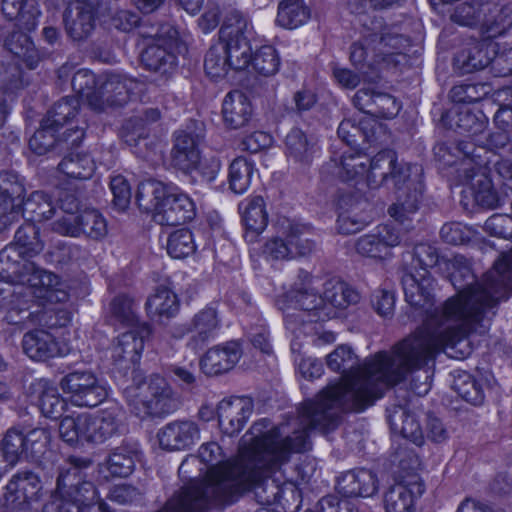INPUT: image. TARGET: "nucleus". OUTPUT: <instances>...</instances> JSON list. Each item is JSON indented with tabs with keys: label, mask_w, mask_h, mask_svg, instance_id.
I'll list each match as a JSON object with an SVG mask.
<instances>
[{
	"label": "nucleus",
	"mask_w": 512,
	"mask_h": 512,
	"mask_svg": "<svg viewBox=\"0 0 512 512\" xmlns=\"http://www.w3.org/2000/svg\"><path fill=\"white\" fill-rule=\"evenodd\" d=\"M43 486L33 472H19L5 486L3 512H40Z\"/></svg>",
	"instance_id": "nucleus-14"
},
{
	"label": "nucleus",
	"mask_w": 512,
	"mask_h": 512,
	"mask_svg": "<svg viewBox=\"0 0 512 512\" xmlns=\"http://www.w3.org/2000/svg\"><path fill=\"white\" fill-rule=\"evenodd\" d=\"M222 114L224 122L232 129L243 127L251 118L252 106L241 91L228 93L223 101Z\"/></svg>",
	"instance_id": "nucleus-39"
},
{
	"label": "nucleus",
	"mask_w": 512,
	"mask_h": 512,
	"mask_svg": "<svg viewBox=\"0 0 512 512\" xmlns=\"http://www.w3.org/2000/svg\"><path fill=\"white\" fill-rule=\"evenodd\" d=\"M219 328L220 320L217 311L213 307H206L194 316L187 332L192 333V339L196 345H201L213 339Z\"/></svg>",
	"instance_id": "nucleus-48"
},
{
	"label": "nucleus",
	"mask_w": 512,
	"mask_h": 512,
	"mask_svg": "<svg viewBox=\"0 0 512 512\" xmlns=\"http://www.w3.org/2000/svg\"><path fill=\"white\" fill-rule=\"evenodd\" d=\"M103 80L104 76L96 77L90 70L80 69L73 75L72 88L87 102L91 109L103 111L105 109V101L99 97L102 91L100 86Z\"/></svg>",
	"instance_id": "nucleus-36"
},
{
	"label": "nucleus",
	"mask_w": 512,
	"mask_h": 512,
	"mask_svg": "<svg viewBox=\"0 0 512 512\" xmlns=\"http://www.w3.org/2000/svg\"><path fill=\"white\" fill-rule=\"evenodd\" d=\"M247 27V18L240 10L232 8L227 12L225 23L219 31L218 42L235 70L244 69L251 62V46L245 34Z\"/></svg>",
	"instance_id": "nucleus-11"
},
{
	"label": "nucleus",
	"mask_w": 512,
	"mask_h": 512,
	"mask_svg": "<svg viewBox=\"0 0 512 512\" xmlns=\"http://www.w3.org/2000/svg\"><path fill=\"white\" fill-rule=\"evenodd\" d=\"M97 7L68 5L64 15L67 33L74 40L87 38L95 28Z\"/></svg>",
	"instance_id": "nucleus-35"
},
{
	"label": "nucleus",
	"mask_w": 512,
	"mask_h": 512,
	"mask_svg": "<svg viewBox=\"0 0 512 512\" xmlns=\"http://www.w3.org/2000/svg\"><path fill=\"white\" fill-rule=\"evenodd\" d=\"M89 414L73 412L62 418L59 425V434L63 441L75 444L79 441H88Z\"/></svg>",
	"instance_id": "nucleus-53"
},
{
	"label": "nucleus",
	"mask_w": 512,
	"mask_h": 512,
	"mask_svg": "<svg viewBox=\"0 0 512 512\" xmlns=\"http://www.w3.org/2000/svg\"><path fill=\"white\" fill-rule=\"evenodd\" d=\"M453 121L459 133L467 134L475 142L473 145L483 143V134L486 130L488 119L481 111L472 112L468 107L461 106L456 110ZM462 143V147L465 144L472 145V143L464 141ZM460 144L461 142L458 144V147Z\"/></svg>",
	"instance_id": "nucleus-41"
},
{
	"label": "nucleus",
	"mask_w": 512,
	"mask_h": 512,
	"mask_svg": "<svg viewBox=\"0 0 512 512\" xmlns=\"http://www.w3.org/2000/svg\"><path fill=\"white\" fill-rule=\"evenodd\" d=\"M371 34L377 35L373 44L376 60L369 62L370 65L381 64V66H395L404 59V52L410 46V40L398 31L395 26H383L381 22H373Z\"/></svg>",
	"instance_id": "nucleus-20"
},
{
	"label": "nucleus",
	"mask_w": 512,
	"mask_h": 512,
	"mask_svg": "<svg viewBox=\"0 0 512 512\" xmlns=\"http://www.w3.org/2000/svg\"><path fill=\"white\" fill-rule=\"evenodd\" d=\"M271 427L267 419L256 422L243 436L238 455L229 460H224L218 443L202 444L198 456L189 455L182 461L179 473H189V467L200 461L207 466L204 482L186 487L158 512H204L211 501L224 503L231 493L248 486L254 474H247L245 468L251 461L268 457L275 465L285 460L286 453L275 454L271 449L274 442L267 435Z\"/></svg>",
	"instance_id": "nucleus-3"
},
{
	"label": "nucleus",
	"mask_w": 512,
	"mask_h": 512,
	"mask_svg": "<svg viewBox=\"0 0 512 512\" xmlns=\"http://www.w3.org/2000/svg\"><path fill=\"white\" fill-rule=\"evenodd\" d=\"M161 448L169 451L186 450L200 440L199 425L190 419L174 420L157 433Z\"/></svg>",
	"instance_id": "nucleus-28"
},
{
	"label": "nucleus",
	"mask_w": 512,
	"mask_h": 512,
	"mask_svg": "<svg viewBox=\"0 0 512 512\" xmlns=\"http://www.w3.org/2000/svg\"><path fill=\"white\" fill-rule=\"evenodd\" d=\"M17 222L23 218L25 221L40 222L50 219L55 213V204L51 196L41 190L33 191L20 205Z\"/></svg>",
	"instance_id": "nucleus-38"
},
{
	"label": "nucleus",
	"mask_w": 512,
	"mask_h": 512,
	"mask_svg": "<svg viewBox=\"0 0 512 512\" xmlns=\"http://www.w3.org/2000/svg\"><path fill=\"white\" fill-rule=\"evenodd\" d=\"M139 454L137 444L122 445L109 455L106 469L112 476L127 477L133 472L135 463L139 460Z\"/></svg>",
	"instance_id": "nucleus-51"
},
{
	"label": "nucleus",
	"mask_w": 512,
	"mask_h": 512,
	"mask_svg": "<svg viewBox=\"0 0 512 512\" xmlns=\"http://www.w3.org/2000/svg\"><path fill=\"white\" fill-rule=\"evenodd\" d=\"M152 328L147 323L129 327L119 333L108 348L109 357L120 370L134 369L144 351L145 342L150 338Z\"/></svg>",
	"instance_id": "nucleus-16"
},
{
	"label": "nucleus",
	"mask_w": 512,
	"mask_h": 512,
	"mask_svg": "<svg viewBox=\"0 0 512 512\" xmlns=\"http://www.w3.org/2000/svg\"><path fill=\"white\" fill-rule=\"evenodd\" d=\"M484 5L478 32L483 40L493 42L512 29V2L487 0Z\"/></svg>",
	"instance_id": "nucleus-27"
},
{
	"label": "nucleus",
	"mask_w": 512,
	"mask_h": 512,
	"mask_svg": "<svg viewBox=\"0 0 512 512\" xmlns=\"http://www.w3.org/2000/svg\"><path fill=\"white\" fill-rule=\"evenodd\" d=\"M415 272H423L425 269L439 266L440 269L449 271V278L456 289H461L462 281L467 283L468 278H473L467 259L462 255H455L451 259L440 258L437 250L430 244H419L414 249Z\"/></svg>",
	"instance_id": "nucleus-19"
},
{
	"label": "nucleus",
	"mask_w": 512,
	"mask_h": 512,
	"mask_svg": "<svg viewBox=\"0 0 512 512\" xmlns=\"http://www.w3.org/2000/svg\"><path fill=\"white\" fill-rule=\"evenodd\" d=\"M314 249V243L305 237L303 229L287 221L278 235L271 237L263 246L262 254L267 260H290L305 256Z\"/></svg>",
	"instance_id": "nucleus-18"
},
{
	"label": "nucleus",
	"mask_w": 512,
	"mask_h": 512,
	"mask_svg": "<svg viewBox=\"0 0 512 512\" xmlns=\"http://www.w3.org/2000/svg\"><path fill=\"white\" fill-rule=\"evenodd\" d=\"M26 195L22 177L9 171L0 173V233L17 223L20 205Z\"/></svg>",
	"instance_id": "nucleus-21"
},
{
	"label": "nucleus",
	"mask_w": 512,
	"mask_h": 512,
	"mask_svg": "<svg viewBox=\"0 0 512 512\" xmlns=\"http://www.w3.org/2000/svg\"><path fill=\"white\" fill-rule=\"evenodd\" d=\"M33 393L38 397L42 414L48 418L61 416L65 402L60 397L58 389L46 379H37L31 385Z\"/></svg>",
	"instance_id": "nucleus-44"
},
{
	"label": "nucleus",
	"mask_w": 512,
	"mask_h": 512,
	"mask_svg": "<svg viewBox=\"0 0 512 512\" xmlns=\"http://www.w3.org/2000/svg\"><path fill=\"white\" fill-rule=\"evenodd\" d=\"M421 178L422 167H415L413 177L396 188V202L388 209L389 215L406 227H410L419 208L423 188Z\"/></svg>",
	"instance_id": "nucleus-23"
},
{
	"label": "nucleus",
	"mask_w": 512,
	"mask_h": 512,
	"mask_svg": "<svg viewBox=\"0 0 512 512\" xmlns=\"http://www.w3.org/2000/svg\"><path fill=\"white\" fill-rule=\"evenodd\" d=\"M254 172L253 163L245 157H238L229 167V187L235 194L245 193L250 185Z\"/></svg>",
	"instance_id": "nucleus-60"
},
{
	"label": "nucleus",
	"mask_w": 512,
	"mask_h": 512,
	"mask_svg": "<svg viewBox=\"0 0 512 512\" xmlns=\"http://www.w3.org/2000/svg\"><path fill=\"white\" fill-rule=\"evenodd\" d=\"M53 229L71 237L84 235L99 240L108 233L107 221L96 209H85L76 216L62 217L54 223Z\"/></svg>",
	"instance_id": "nucleus-22"
},
{
	"label": "nucleus",
	"mask_w": 512,
	"mask_h": 512,
	"mask_svg": "<svg viewBox=\"0 0 512 512\" xmlns=\"http://www.w3.org/2000/svg\"><path fill=\"white\" fill-rule=\"evenodd\" d=\"M88 462L77 458H71L66 466L60 469L57 478V490L51 496L52 500L45 504L42 512H87V507L98 503L100 512H111L109 506L99 500L98 491L91 482H82L76 488V495L73 501L59 496L61 490L68 485L67 481L73 478H79L80 467L87 466Z\"/></svg>",
	"instance_id": "nucleus-9"
},
{
	"label": "nucleus",
	"mask_w": 512,
	"mask_h": 512,
	"mask_svg": "<svg viewBox=\"0 0 512 512\" xmlns=\"http://www.w3.org/2000/svg\"><path fill=\"white\" fill-rule=\"evenodd\" d=\"M415 167L420 166L398 163L393 150H383L369 159L364 182L369 188L377 189L391 181L396 189L413 177Z\"/></svg>",
	"instance_id": "nucleus-15"
},
{
	"label": "nucleus",
	"mask_w": 512,
	"mask_h": 512,
	"mask_svg": "<svg viewBox=\"0 0 512 512\" xmlns=\"http://www.w3.org/2000/svg\"><path fill=\"white\" fill-rule=\"evenodd\" d=\"M131 410L138 417H163L176 409L172 390L164 378L152 376L142 380L140 372L133 377V384L124 390Z\"/></svg>",
	"instance_id": "nucleus-8"
},
{
	"label": "nucleus",
	"mask_w": 512,
	"mask_h": 512,
	"mask_svg": "<svg viewBox=\"0 0 512 512\" xmlns=\"http://www.w3.org/2000/svg\"><path fill=\"white\" fill-rule=\"evenodd\" d=\"M143 84L138 80L121 74H109L104 76L101 82L102 89L99 97L105 101L107 106H121L132 96L142 90Z\"/></svg>",
	"instance_id": "nucleus-33"
},
{
	"label": "nucleus",
	"mask_w": 512,
	"mask_h": 512,
	"mask_svg": "<svg viewBox=\"0 0 512 512\" xmlns=\"http://www.w3.org/2000/svg\"><path fill=\"white\" fill-rule=\"evenodd\" d=\"M312 16L311 7L304 0H282L278 4L276 23L288 30L306 25Z\"/></svg>",
	"instance_id": "nucleus-42"
},
{
	"label": "nucleus",
	"mask_w": 512,
	"mask_h": 512,
	"mask_svg": "<svg viewBox=\"0 0 512 512\" xmlns=\"http://www.w3.org/2000/svg\"><path fill=\"white\" fill-rule=\"evenodd\" d=\"M400 242L397 229L391 225H379L371 233L361 236L355 247L362 256L385 260L392 256L391 250Z\"/></svg>",
	"instance_id": "nucleus-25"
},
{
	"label": "nucleus",
	"mask_w": 512,
	"mask_h": 512,
	"mask_svg": "<svg viewBox=\"0 0 512 512\" xmlns=\"http://www.w3.org/2000/svg\"><path fill=\"white\" fill-rule=\"evenodd\" d=\"M416 488L403 482H396L384 494L386 512H414Z\"/></svg>",
	"instance_id": "nucleus-50"
},
{
	"label": "nucleus",
	"mask_w": 512,
	"mask_h": 512,
	"mask_svg": "<svg viewBox=\"0 0 512 512\" xmlns=\"http://www.w3.org/2000/svg\"><path fill=\"white\" fill-rule=\"evenodd\" d=\"M369 158L361 153L344 152L339 160L331 159L323 167V173L330 174L340 181L352 185L364 182Z\"/></svg>",
	"instance_id": "nucleus-29"
},
{
	"label": "nucleus",
	"mask_w": 512,
	"mask_h": 512,
	"mask_svg": "<svg viewBox=\"0 0 512 512\" xmlns=\"http://www.w3.org/2000/svg\"><path fill=\"white\" fill-rule=\"evenodd\" d=\"M242 221L246 228L256 234L262 233L268 224V214L261 196L249 197L239 204Z\"/></svg>",
	"instance_id": "nucleus-52"
},
{
	"label": "nucleus",
	"mask_w": 512,
	"mask_h": 512,
	"mask_svg": "<svg viewBox=\"0 0 512 512\" xmlns=\"http://www.w3.org/2000/svg\"><path fill=\"white\" fill-rule=\"evenodd\" d=\"M22 250L13 244L0 251V308L8 312L14 301L17 305L24 298L32 297L39 286L49 287L56 283V275L36 267Z\"/></svg>",
	"instance_id": "nucleus-5"
},
{
	"label": "nucleus",
	"mask_w": 512,
	"mask_h": 512,
	"mask_svg": "<svg viewBox=\"0 0 512 512\" xmlns=\"http://www.w3.org/2000/svg\"><path fill=\"white\" fill-rule=\"evenodd\" d=\"M179 300L174 291L167 287H159L147 299L146 310L150 317L170 319L179 311Z\"/></svg>",
	"instance_id": "nucleus-47"
},
{
	"label": "nucleus",
	"mask_w": 512,
	"mask_h": 512,
	"mask_svg": "<svg viewBox=\"0 0 512 512\" xmlns=\"http://www.w3.org/2000/svg\"><path fill=\"white\" fill-rule=\"evenodd\" d=\"M13 245L22 250L28 257L38 255L44 248L40 237L39 227L30 221H25L15 233Z\"/></svg>",
	"instance_id": "nucleus-57"
},
{
	"label": "nucleus",
	"mask_w": 512,
	"mask_h": 512,
	"mask_svg": "<svg viewBox=\"0 0 512 512\" xmlns=\"http://www.w3.org/2000/svg\"><path fill=\"white\" fill-rule=\"evenodd\" d=\"M25 354L33 360L62 357L68 353V347L59 343L48 331L35 329L27 332L22 340Z\"/></svg>",
	"instance_id": "nucleus-31"
},
{
	"label": "nucleus",
	"mask_w": 512,
	"mask_h": 512,
	"mask_svg": "<svg viewBox=\"0 0 512 512\" xmlns=\"http://www.w3.org/2000/svg\"><path fill=\"white\" fill-rule=\"evenodd\" d=\"M400 365L396 346L391 353H377L362 366L358 365L357 356L350 347L338 346L327 356V366L343 375L337 383L321 391L315 401L305 403L299 424L311 430L333 429L340 411H363L381 398L386 389L414 370L407 369L396 379L393 370Z\"/></svg>",
	"instance_id": "nucleus-2"
},
{
	"label": "nucleus",
	"mask_w": 512,
	"mask_h": 512,
	"mask_svg": "<svg viewBox=\"0 0 512 512\" xmlns=\"http://www.w3.org/2000/svg\"><path fill=\"white\" fill-rule=\"evenodd\" d=\"M285 145L288 158L303 165L309 164L316 153L315 145L310 143L304 132L298 128L287 134Z\"/></svg>",
	"instance_id": "nucleus-55"
},
{
	"label": "nucleus",
	"mask_w": 512,
	"mask_h": 512,
	"mask_svg": "<svg viewBox=\"0 0 512 512\" xmlns=\"http://www.w3.org/2000/svg\"><path fill=\"white\" fill-rule=\"evenodd\" d=\"M377 40L376 34H371L370 29L363 33L362 40L353 44L351 47L350 58L355 67L363 70L365 67L375 69L381 64L370 65L369 62L376 60L373 44Z\"/></svg>",
	"instance_id": "nucleus-61"
},
{
	"label": "nucleus",
	"mask_w": 512,
	"mask_h": 512,
	"mask_svg": "<svg viewBox=\"0 0 512 512\" xmlns=\"http://www.w3.org/2000/svg\"><path fill=\"white\" fill-rule=\"evenodd\" d=\"M88 442L102 443L116 435L119 431L118 409L110 408L89 414Z\"/></svg>",
	"instance_id": "nucleus-45"
},
{
	"label": "nucleus",
	"mask_w": 512,
	"mask_h": 512,
	"mask_svg": "<svg viewBox=\"0 0 512 512\" xmlns=\"http://www.w3.org/2000/svg\"><path fill=\"white\" fill-rule=\"evenodd\" d=\"M311 429L298 423L290 433L289 425L273 426L267 435L273 439L271 448L275 454L286 453L287 458L281 463L273 464L267 457L265 460H253L245 468L247 474H254L248 486L231 493L229 500L249 489H254L257 502L264 506H274L277 512H292L290 500L296 502L299 493L296 487L283 479L281 468L286 464L292 453H300L310 448L309 432Z\"/></svg>",
	"instance_id": "nucleus-4"
},
{
	"label": "nucleus",
	"mask_w": 512,
	"mask_h": 512,
	"mask_svg": "<svg viewBox=\"0 0 512 512\" xmlns=\"http://www.w3.org/2000/svg\"><path fill=\"white\" fill-rule=\"evenodd\" d=\"M60 386L71 402L80 407H95L108 396L106 382L88 370L67 374L62 378Z\"/></svg>",
	"instance_id": "nucleus-17"
},
{
	"label": "nucleus",
	"mask_w": 512,
	"mask_h": 512,
	"mask_svg": "<svg viewBox=\"0 0 512 512\" xmlns=\"http://www.w3.org/2000/svg\"><path fill=\"white\" fill-rule=\"evenodd\" d=\"M366 203H353L350 208L343 209L337 220L338 231L342 234H352L362 230L369 222L370 215L365 213L362 206Z\"/></svg>",
	"instance_id": "nucleus-58"
},
{
	"label": "nucleus",
	"mask_w": 512,
	"mask_h": 512,
	"mask_svg": "<svg viewBox=\"0 0 512 512\" xmlns=\"http://www.w3.org/2000/svg\"><path fill=\"white\" fill-rule=\"evenodd\" d=\"M378 488L376 475L366 469L348 471L337 482L338 492L345 497H372Z\"/></svg>",
	"instance_id": "nucleus-34"
},
{
	"label": "nucleus",
	"mask_w": 512,
	"mask_h": 512,
	"mask_svg": "<svg viewBox=\"0 0 512 512\" xmlns=\"http://www.w3.org/2000/svg\"><path fill=\"white\" fill-rule=\"evenodd\" d=\"M161 112L158 108H146L143 112V118L130 119L122 128V137L124 141L134 147H138L142 140L146 139L147 133L145 124L153 123L159 120Z\"/></svg>",
	"instance_id": "nucleus-56"
},
{
	"label": "nucleus",
	"mask_w": 512,
	"mask_h": 512,
	"mask_svg": "<svg viewBox=\"0 0 512 512\" xmlns=\"http://www.w3.org/2000/svg\"><path fill=\"white\" fill-rule=\"evenodd\" d=\"M497 43L470 38L464 42L454 57V68L461 73L482 70L492 63Z\"/></svg>",
	"instance_id": "nucleus-26"
},
{
	"label": "nucleus",
	"mask_w": 512,
	"mask_h": 512,
	"mask_svg": "<svg viewBox=\"0 0 512 512\" xmlns=\"http://www.w3.org/2000/svg\"><path fill=\"white\" fill-rule=\"evenodd\" d=\"M406 302L425 316L424 323L413 334L396 345L401 361L393 370L397 379L407 369H421L447 348H454L471 331L483 333L488 326L485 314L506 298H497L502 291L495 282H486L457 289V295L447 299L441 307H434V280L425 269L408 272L402 277Z\"/></svg>",
	"instance_id": "nucleus-1"
},
{
	"label": "nucleus",
	"mask_w": 512,
	"mask_h": 512,
	"mask_svg": "<svg viewBox=\"0 0 512 512\" xmlns=\"http://www.w3.org/2000/svg\"><path fill=\"white\" fill-rule=\"evenodd\" d=\"M486 1L469 0L457 5L451 14V20L461 26L475 27L479 30Z\"/></svg>",
	"instance_id": "nucleus-64"
},
{
	"label": "nucleus",
	"mask_w": 512,
	"mask_h": 512,
	"mask_svg": "<svg viewBox=\"0 0 512 512\" xmlns=\"http://www.w3.org/2000/svg\"><path fill=\"white\" fill-rule=\"evenodd\" d=\"M21 30L12 31L5 40L7 49L19 60L26 64L29 69L37 67L40 57L36 51L31 37Z\"/></svg>",
	"instance_id": "nucleus-49"
},
{
	"label": "nucleus",
	"mask_w": 512,
	"mask_h": 512,
	"mask_svg": "<svg viewBox=\"0 0 512 512\" xmlns=\"http://www.w3.org/2000/svg\"><path fill=\"white\" fill-rule=\"evenodd\" d=\"M254 71L264 77L274 76L280 68V56L271 45H263L251 56Z\"/></svg>",
	"instance_id": "nucleus-62"
},
{
	"label": "nucleus",
	"mask_w": 512,
	"mask_h": 512,
	"mask_svg": "<svg viewBox=\"0 0 512 512\" xmlns=\"http://www.w3.org/2000/svg\"><path fill=\"white\" fill-rule=\"evenodd\" d=\"M79 109V100L75 98H64L57 102L53 108L48 111L46 117L42 120L45 127H51L59 133L60 129L67 126L61 133L63 140L76 145L84 137V128L72 125L74 117Z\"/></svg>",
	"instance_id": "nucleus-24"
},
{
	"label": "nucleus",
	"mask_w": 512,
	"mask_h": 512,
	"mask_svg": "<svg viewBox=\"0 0 512 512\" xmlns=\"http://www.w3.org/2000/svg\"><path fill=\"white\" fill-rule=\"evenodd\" d=\"M199 143L198 135L186 131L177 132L172 148L174 165L182 171L194 168L200 157Z\"/></svg>",
	"instance_id": "nucleus-37"
},
{
	"label": "nucleus",
	"mask_w": 512,
	"mask_h": 512,
	"mask_svg": "<svg viewBox=\"0 0 512 512\" xmlns=\"http://www.w3.org/2000/svg\"><path fill=\"white\" fill-rule=\"evenodd\" d=\"M2 13L8 19H16L19 28L34 30L38 25L40 10L36 0H0Z\"/></svg>",
	"instance_id": "nucleus-40"
},
{
	"label": "nucleus",
	"mask_w": 512,
	"mask_h": 512,
	"mask_svg": "<svg viewBox=\"0 0 512 512\" xmlns=\"http://www.w3.org/2000/svg\"><path fill=\"white\" fill-rule=\"evenodd\" d=\"M323 284L309 272L300 271L290 290L278 299L277 305L284 312L290 308L311 312L315 321L332 318V312L324 303V294L321 295L318 291Z\"/></svg>",
	"instance_id": "nucleus-10"
},
{
	"label": "nucleus",
	"mask_w": 512,
	"mask_h": 512,
	"mask_svg": "<svg viewBox=\"0 0 512 512\" xmlns=\"http://www.w3.org/2000/svg\"><path fill=\"white\" fill-rule=\"evenodd\" d=\"M178 47V31L170 24H163L157 33L149 38V42L141 53V62L151 71L168 75L176 68L175 53Z\"/></svg>",
	"instance_id": "nucleus-13"
},
{
	"label": "nucleus",
	"mask_w": 512,
	"mask_h": 512,
	"mask_svg": "<svg viewBox=\"0 0 512 512\" xmlns=\"http://www.w3.org/2000/svg\"><path fill=\"white\" fill-rule=\"evenodd\" d=\"M225 53L226 51L223 50L218 41L207 51L204 59V69L211 79H223L233 69Z\"/></svg>",
	"instance_id": "nucleus-63"
},
{
	"label": "nucleus",
	"mask_w": 512,
	"mask_h": 512,
	"mask_svg": "<svg viewBox=\"0 0 512 512\" xmlns=\"http://www.w3.org/2000/svg\"><path fill=\"white\" fill-rule=\"evenodd\" d=\"M512 151V146L509 148ZM459 172L461 182L467 184L476 177L485 178L487 171L494 170L497 175L512 188V158L488 151L485 147L463 150Z\"/></svg>",
	"instance_id": "nucleus-12"
},
{
	"label": "nucleus",
	"mask_w": 512,
	"mask_h": 512,
	"mask_svg": "<svg viewBox=\"0 0 512 512\" xmlns=\"http://www.w3.org/2000/svg\"><path fill=\"white\" fill-rule=\"evenodd\" d=\"M324 303L332 312V317L336 315V310H343L350 305L358 303L359 293L345 282L331 278L324 284Z\"/></svg>",
	"instance_id": "nucleus-43"
},
{
	"label": "nucleus",
	"mask_w": 512,
	"mask_h": 512,
	"mask_svg": "<svg viewBox=\"0 0 512 512\" xmlns=\"http://www.w3.org/2000/svg\"><path fill=\"white\" fill-rule=\"evenodd\" d=\"M242 348L237 341H229L210 348L202 357L200 367L207 375H218L230 371L242 357Z\"/></svg>",
	"instance_id": "nucleus-30"
},
{
	"label": "nucleus",
	"mask_w": 512,
	"mask_h": 512,
	"mask_svg": "<svg viewBox=\"0 0 512 512\" xmlns=\"http://www.w3.org/2000/svg\"><path fill=\"white\" fill-rule=\"evenodd\" d=\"M387 419L395 432H399L403 438L416 445L424 441L423 432L415 416L402 406H396L388 410Z\"/></svg>",
	"instance_id": "nucleus-46"
},
{
	"label": "nucleus",
	"mask_w": 512,
	"mask_h": 512,
	"mask_svg": "<svg viewBox=\"0 0 512 512\" xmlns=\"http://www.w3.org/2000/svg\"><path fill=\"white\" fill-rule=\"evenodd\" d=\"M252 402L248 398L223 399L218 404V419L222 431L227 435L238 433L252 413Z\"/></svg>",
	"instance_id": "nucleus-32"
},
{
	"label": "nucleus",
	"mask_w": 512,
	"mask_h": 512,
	"mask_svg": "<svg viewBox=\"0 0 512 512\" xmlns=\"http://www.w3.org/2000/svg\"><path fill=\"white\" fill-rule=\"evenodd\" d=\"M136 202L142 210L152 212L154 221L160 225L184 224L196 215L195 203L188 194L177 186L156 180L139 184Z\"/></svg>",
	"instance_id": "nucleus-7"
},
{
	"label": "nucleus",
	"mask_w": 512,
	"mask_h": 512,
	"mask_svg": "<svg viewBox=\"0 0 512 512\" xmlns=\"http://www.w3.org/2000/svg\"><path fill=\"white\" fill-rule=\"evenodd\" d=\"M5 318L8 323L18 325L28 319L48 328L67 326L72 320L69 302V285L56 275V283L49 287L39 286L32 297L24 298L17 305L10 301Z\"/></svg>",
	"instance_id": "nucleus-6"
},
{
	"label": "nucleus",
	"mask_w": 512,
	"mask_h": 512,
	"mask_svg": "<svg viewBox=\"0 0 512 512\" xmlns=\"http://www.w3.org/2000/svg\"><path fill=\"white\" fill-rule=\"evenodd\" d=\"M59 170L72 179L86 180L95 171V162L89 154H70L59 164Z\"/></svg>",
	"instance_id": "nucleus-59"
},
{
	"label": "nucleus",
	"mask_w": 512,
	"mask_h": 512,
	"mask_svg": "<svg viewBox=\"0 0 512 512\" xmlns=\"http://www.w3.org/2000/svg\"><path fill=\"white\" fill-rule=\"evenodd\" d=\"M399 475L397 482L405 481L406 484L416 488L418 494H422L424 487L420 481L418 472L422 468V462L414 450L403 449L398 453Z\"/></svg>",
	"instance_id": "nucleus-54"
}]
</instances>
